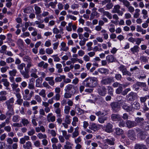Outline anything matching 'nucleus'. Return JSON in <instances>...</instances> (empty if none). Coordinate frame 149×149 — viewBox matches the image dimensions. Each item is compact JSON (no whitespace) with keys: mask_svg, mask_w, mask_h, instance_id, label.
I'll return each mask as SVG.
<instances>
[{"mask_svg":"<svg viewBox=\"0 0 149 149\" xmlns=\"http://www.w3.org/2000/svg\"><path fill=\"white\" fill-rule=\"evenodd\" d=\"M98 81L97 78L89 77L83 81L82 84L86 87L94 88L97 85Z\"/></svg>","mask_w":149,"mask_h":149,"instance_id":"nucleus-1","label":"nucleus"},{"mask_svg":"<svg viewBox=\"0 0 149 149\" xmlns=\"http://www.w3.org/2000/svg\"><path fill=\"white\" fill-rule=\"evenodd\" d=\"M100 126L103 130L107 133H111L113 132V125L110 123H107L104 126L102 125H100Z\"/></svg>","mask_w":149,"mask_h":149,"instance_id":"nucleus-2","label":"nucleus"},{"mask_svg":"<svg viewBox=\"0 0 149 149\" xmlns=\"http://www.w3.org/2000/svg\"><path fill=\"white\" fill-rule=\"evenodd\" d=\"M114 81V79L112 77H108L106 78L103 77L101 81V83L104 85H107L111 84Z\"/></svg>","mask_w":149,"mask_h":149,"instance_id":"nucleus-3","label":"nucleus"},{"mask_svg":"<svg viewBox=\"0 0 149 149\" xmlns=\"http://www.w3.org/2000/svg\"><path fill=\"white\" fill-rule=\"evenodd\" d=\"M118 69L122 72L123 75H127L129 76L132 75V74L127 70L126 67L123 65H120L118 67Z\"/></svg>","mask_w":149,"mask_h":149,"instance_id":"nucleus-4","label":"nucleus"},{"mask_svg":"<svg viewBox=\"0 0 149 149\" xmlns=\"http://www.w3.org/2000/svg\"><path fill=\"white\" fill-rule=\"evenodd\" d=\"M98 11L102 14L103 16H106L109 19H112V14L108 11H105L103 8H99Z\"/></svg>","mask_w":149,"mask_h":149,"instance_id":"nucleus-5","label":"nucleus"},{"mask_svg":"<svg viewBox=\"0 0 149 149\" xmlns=\"http://www.w3.org/2000/svg\"><path fill=\"white\" fill-rule=\"evenodd\" d=\"M24 94L23 98L24 100H30L33 94V92L31 91L29 93V91L28 89H26L24 91Z\"/></svg>","mask_w":149,"mask_h":149,"instance_id":"nucleus-6","label":"nucleus"},{"mask_svg":"<svg viewBox=\"0 0 149 149\" xmlns=\"http://www.w3.org/2000/svg\"><path fill=\"white\" fill-rule=\"evenodd\" d=\"M120 7L118 4L115 5L112 10V13H117L119 15L122 16L123 14V13L122 11H120Z\"/></svg>","mask_w":149,"mask_h":149,"instance_id":"nucleus-7","label":"nucleus"},{"mask_svg":"<svg viewBox=\"0 0 149 149\" xmlns=\"http://www.w3.org/2000/svg\"><path fill=\"white\" fill-rule=\"evenodd\" d=\"M65 91L66 92H70V91L71 92V91H72L73 92H75V93L76 92L75 87L71 84H68L67 85L65 89Z\"/></svg>","mask_w":149,"mask_h":149,"instance_id":"nucleus-8","label":"nucleus"},{"mask_svg":"<svg viewBox=\"0 0 149 149\" xmlns=\"http://www.w3.org/2000/svg\"><path fill=\"white\" fill-rule=\"evenodd\" d=\"M55 113L56 114V117L57 118V122L59 124L62 123L63 121L62 119L61 118L62 115L60 113V110L59 109H58L55 111Z\"/></svg>","mask_w":149,"mask_h":149,"instance_id":"nucleus-9","label":"nucleus"},{"mask_svg":"<svg viewBox=\"0 0 149 149\" xmlns=\"http://www.w3.org/2000/svg\"><path fill=\"white\" fill-rule=\"evenodd\" d=\"M111 107L114 112L118 111L119 110V106L117 102H113L110 104Z\"/></svg>","mask_w":149,"mask_h":149,"instance_id":"nucleus-10","label":"nucleus"},{"mask_svg":"<svg viewBox=\"0 0 149 149\" xmlns=\"http://www.w3.org/2000/svg\"><path fill=\"white\" fill-rule=\"evenodd\" d=\"M127 127L129 128H131L137 125L136 123L134 121L130 120H127L126 121Z\"/></svg>","mask_w":149,"mask_h":149,"instance_id":"nucleus-11","label":"nucleus"},{"mask_svg":"<svg viewBox=\"0 0 149 149\" xmlns=\"http://www.w3.org/2000/svg\"><path fill=\"white\" fill-rule=\"evenodd\" d=\"M112 17L113 20H111V22L112 24H113L116 25L118 24L119 22V18L118 15L115 14L112 15Z\"/></svg>","mask_w":149,"mask_h":149,"instance_id":"nucleus-12","label":"nucleus"},{"mask_svg":"<svg viewBox=\"0 0 149 149\" xmlns=\"http://www.w3.org/2000/svg\"><path fill=\"white\" fill-rule=\"evenodd\" d=\"M135 94L133 92H132L128 94L127 96V99L129 101H133L136 98Z\"/></svg>","mask_w":149,"mask_h":149,"instance_id":"nucleus-13","label":"nucleus"},{"mask_svg":"<svg viewBox=\"0 0 149 149\" xmlns=\"http://www.w3.org/2000/svg\"><path fill=\"white\" fill-rule=\"evenodd\" d=\"M14 100V98L12 97L6 102V103L7 105L8 108H11V107L13 108V105L11 104H13V103Z\"/></svg>","mask_w":149,"mask_h":149,"instance_id":"nucleus-14","label":"nucleus"},{"mask_svg":"<svg viewBox=\"0 0 149 149\" xmlns=\"http://www.w3.org/2000/svg\"><path fill=\"white\" fill-rule=\"evenodd\" d=\"M127 136L130 139L133 140L134 139V137L135 136L134 131L132 130H129L128 132Z\"/></svg>","mask_w":149,"mask_h":149,"instance_id":"nucleus-15","label":"nucleus"},{"mask_svg":"<svg viewBox=\"0 0 149 149\" xmlns=\"http://www.w3.org/2000/svg\"><path fill=\"white\" fill-rule=\"evenodd\" d=\"M35 79L32 78L30 79L29 82L28 84V88L30 90H33L34 89V82Z\"/></svg>","mask_w":149,"mask_h":149,"instance_id":"nucleus-16","label":"nucleus"},{"mask_svg":"<svg viewBox=\"0 0 149 149\" xmlns=\"http://www.w3.org/2000/svg\"><path fill=\"white\" fill-rule=\"evenodd\" d=\"M75 93V92H73L71 91V92H65L64 95V97L66 99L71 98L72 95H74Z\"/></svg>","mask_w":149,"mask_h":149,"instance_id":"nucleus-17","label":"nucleus"},{"mask_svg":"<svg viewBox=\"0 0 149 149\" xmlns=\"http://www.w3.org/2000/svg\"><path fill=\"white\" fill-rule=\"evenodd\" d=\"M55 116H53L52 113H49L47 116V120L49 122H54L55 120Z\"/></svg>","mask_w":149,"mask_h":149,"instance_id":"nucleus-18","label":"nucleus"},{"mask_svg":"<svg viewBox=\"0 0 149 149\" xmlns=\"http://www.w3.org/2000/svg\"><path fill=\"white\" fill-rule=\"evenodd\" d=\"M139 47L137 45H135L133 47L131 48L130 50L131 52L133 54H135L136 53H138L139 52Z\"/></svg>","mask_w":149,"mask_h":149,"instance_id":"nucleus-19","label":"nucleus"},{"mask_svg":"<svg viewBox=\"0 0 149 149\" xmlns=\"http://www.w3.org/2000/svg\"><path fill=\"white\" fill-rule=\"evenodd\" d=\"M121 118L120 115L118 114H113L111 116V119L113 121L119 120Z\"/></svg>","mask_w":149,"mask_h":149,"instance_id":"nucleus-20","label":"nucleus"},{"mask_svg":"<svg viewBox=\"0 0 149 149\" xmlns=\"http://www.w3.org/2000/svg\"><path fill=\"white\" fill-rule=\"evenodd\" d=\"M61 50L66 52L69 49V47L66 46V44L64 42H62L61 43Z\"/></svg>","mask_w":149,"mask_h":149,"instance_id":"nucleus-21","label":"nucleus"},{"mask_svg":"<svg viewBox=\"0 0 149 149\" xmlns=\"http://www.w3.org/2000/svg\"><path fill=\"white\" fill-rule=\"evenodd\" d=\"M107 89L104 87H102L101 89L98 90L99 94L102 96H104L106 94Z\"/></svg>","mask_w":149,"mask_h":149,"instance_id":"nucleus-22","label":"nucleus"},{"mask_svg":"<svg viewBox=\"0 0 149 149\" xmlns=\"http://www.w3.org/2000/svg\"><path fill=\"white\" fill-rule=\"evenodd\" d=\"M79 127H77L74 129V131L72 133V137L73 138H75L77 137L79 135Z\"/></svg>","mask_w":149,"mask_h":149,"instance_id":"nucleus-23","label":"nucleus"},{"mask_svg":"<svg viewBox=\"0 0 149 149\" xmlns=\"http://www.w3.org/2000/svg\"><path fill=\"white\" fill-rule=\"evenodd\" d=\"M72 144L68 141H66L65 144L64 145V149H72Z\"/></svg>","mask_w":149,"mask_h":149,"instance_id":"nucleus-24","label":"nucleus"},{"mask_svg":"<svg viewBox=\"0 0 149 149\" xmlns=\"http://www.w3.org/2000/svg\"><path fill=\"white\" fill-rule=\"evenodd\" d=\"M89 128L94 132L98 130L97 125L95 123H92L89 127Z\"/></svg>","mask_w":149,"mask_h":149,"instance_id":"nucleus-25","label":"nucleus"},{"mask_svg":"<svg viewBox=\"0 0 149 149\" xmlns=\"http://www.w3.org/2000/svg\"><path fill=\"white\" fill-rule=\"evenodd\" d=\"M30 139V137L28 136H25L23 137L22 138L20 139V143L21 144H24L26 141H28Z\"/></svg>","mask_w":149,"mask_h":149,"instance_id":"nucleus-26","label":"nucleus"},{"mask_svg":"<svg viewBox=\"0 0 149 149\" xmlns=\"http://www.w3.org/2000/svg\"><path fill=\"white\" fill-rule=\"evenodd\" d=\"M23 146L25 149H31L32 143L30 141H28L25 144L23 145Z\"/></svg>","mask_w":149,"mask_h":149,"instance_id":"nucleus-27","label":"nucleus"},{"mask_svg":"<svg viewBox=\"0 0 149 149\" xmlns=\"http://www.w3.org/2000/svg\"><path fill=\"white\" fill-rule=\"evenodd\" d=\"M106 59L107 61L109 63L114 62L115 59L114 57L111 55H108L106 57Z\"/></svg>","mask_w":149,"mask_h":149,"instance_id":"nucleus-28","label":"nucleus"},{"mask_svg":"<svg viewBox=\"0 0 149 149\" xmlns=\"http://www.w3.org/2000/svg\"><path fill=\"white\" fill-rule=\"evenodd\" d=\"M98 71L102 74H107L109 73V70L106 68H100L98 69Z\"/></svg>","mask_w":149,"mask_h":149,"instance_id":"nucleus-29","label":"nucleus"},{"mask_svg":"<svg viewBox=\"0 0 149 149\" xmlns=\"http://www.w3.org/2000/svg\"><path fill=\"white\" fill-rule=\"evenodd\" d=\"M132 109H139L140 108V104L138 102H135L132 105Z\"/></svg>","mask_w":149,"mask_h":149,"instance_id":"nucleus-30","label":"nucleus"},{"mask_svg":"<svg viewBox=\"0 0 149 149\" xmlns=\"http://www.w3.org/2000/svg\"><path fill=\"white\" fill-rule=\"evenodd\" d=\"M104 142L107 143L109 145H113L114 144L115 139L114 138H112L111 139H106L104 140Z\"/></svg>","mask_w":149,"mask_h":149,"instance_id":"nucleus-31","label":"nucleus"},{"mask_svg":"<svg viewBox=\"0 0 149 149\" xmlns=\"http://www.w3.org/2000/svg\"><path fill=\"white\" fill-rule=\"evenodd\" d=\"M102 36H103L105 40H107L108 38V35L107 31L105 29H103L101 31Z\"/></svg>","mask_w":149,"mask_h":149,"instance_id":"nucleus-32","label":"nucleus"},{"mask_svg":"<svg viewBox=\"0 0 149 149\" xmlns=\"http://www.w3.org/2000/svg\"><path fill=\"white\" fill-rule=\"evenodd\" d=\"M39 95L42 97L43 98V100L44 101H45L47 99L46 98V91L44 89H42L41 91L39 93Z\"/></svg>","mask_w":149,"mask_h":149,"instance_id":"nucleus-33","label":"nucleus"},{"mask_svg":"<svg viewBox=\"0 0 149 149\" xmlns=\"http://www.w3.org/2000/svg\"><path fill=\"white\" fill-rule=\"evenodd\" d=\"M135 149H146V146L143 144H137L135 146Z\"/></svg>","mask_w":149,"mask_h":149,"instance_id":"nucleus-34","label":"nucleus"},{"mask_svg":"<svg viewBox=\"0 0 149 149\" xmlns=\"http://www.w3.org/2000/svg\"><path fill=\"white\" fill-rule=\"evenodd\" d=\"M139 60L142 63H146L148 62V59L147 57L144 55H141L140 56Z\"/></svg>","mask_w":149,"mask_h":149,"instance_id":"nucleus-35","label":"nucleus"},{"mask_svg":"<svg viewBox=\"0 0 149 149\" xmlns=\"http://www.w3.org/2000/svg\"><path fill=\"white\" fill-rule=\"evenodd\" d=\"M136 86H140L143 87H146V83L138 82L136 83L133 85L134 87H136Z\"/></svg>","mask_w":149,"mask_h":149,"instance_id":"nucleus-36","label":"nucleus"},{"mask_svg":"<svg viewBox=\"0 0 149 149\" xmlns=\"http://www.w3.org/2000/svg\"><path fill=\"white\" fill-rule=\"evenodd\" d=\"M47 81H48L49 84L51 86L54 85V84L53 77H47Z\"/></svg>","mask_w":149,"mask_h":149,"instance_id":"nucleus-37","label":"nucleus"},{"mask_svg":"<svg viewBox=\"0 0 149 149\" xmlns=\"http://www.w3.org/2000/svg\"><path fill=\"white\" fill-rule=\"evenodd\" d=\"M65 76L64 75H61L60 77H57L55 79L56 82H59L61 81L62 79H65Z\"/></svg>","mask_w":149,"mask_h":149,"instance_id":"nucleus-38","label":"nucleus"},{"mask_svg":"<svg viewBox=\"0 0 149 149\" xmlns=\"http://www.w3.org/2000/svg\"><path fill=\"white\" fill-rule=\"evenodd\" d=\"M1 81L3 83V84L5 87H8L9 86L10 83L7 79L2 78L1 79Z\"/></svg>","mask_w":149,"mask_h":149,"instance_id":"nucleus-39","label":"nucleus"},{"mask_svg":"<svg viewBox=\"0 0 149 149\" xmlns=\"http://www.w3.org/2000/svg\"><path fill=\"white\" fill-rule=\"evenodd\" d=\"M17 72V70L16 69H14L12 70L9 71V74L10 76L14 77L16 76Z\"/></svg>","mask_w":149,"mask_h":149,"instance_id":"nucleus-40","label":"nucleus"},{"mask_svg":"<svg viewBox=\"0 0 149 149\" xmlns=\"http://www.w3.org/2000/svg\"><path fill=\"white\" fill-rule=\"evenodd\" d=\"M98 13L97 12H92L91 14L90 19L91 20L93 19L94 18V17L95 16L98 17Z\"/></svg>","mask_w":149,"mask_h":149,"instance_id":"nucleus-41","label":"nucleus"},{"mask_svg":"<svg viewBox=\"0 0 149 149\" xmlns=\"http://www.w3.org/2000/svg\"><path fill=\"white\" fill-rule=\"evenodd\" d=\"M52 147L53 149H61L62 146L60 143H58L57 144H53L52 145Z\"/></svg>","mask_w":149,"mask_h":149,"instance_id":"nucleus-42","label":"nucleus"},{"mask_svg":"<svg viewBox=\"0 0 149 149\" xmlns=\"http://www.w3.org/2000/svg\"><path fill=\"white\" fill-rule=\"evenodd\" d=\"M142 14L143 15V17L144 19H146L148 17V13L147 10L145 9L142 10Z\"/></svg>","mask_w":149,"mask_h":149,"instance_id":"nucleus-43","label":"nucleus"},{"mask_svg":"<svg viewBox=\"0 0 149 149\" xmlns=\"http://www.w3.org/2000/svg\"><path fill=\"white\" fill-rule=\"evenodd\" d=\"M107 117H100L98 118V121L100 123L103 124L104 123L105 121L107 120Z\"/></svg>","mask_w":149,"mask_h":149,"instance_id":"nucleus-44","label":"nucleus"},{"mask_svg":"<svg viewBox=\"0 0 149 149\" xmlns=\"http://www.w3.org/2000/svg\"><path fill=\"white\" fill-rule=\"evenodd\" d=\"M123 108L126 110L127 112L131 111L132 110V107L128 106L126 104H125L123 106Z\"/></svg>","mask_w":149,"mask_h":149,"instance_id":"nucleus-45","label":"nucleus"},{"mask_svg":"<svg viewBox=\"0 0 149 149\" xmlns=\"http://www.w3.org/2000/svg\"><path fill=\"white\" fill-rule=\"evenodd\" d=\"M9 111L7 112L6 113L7 116H9L10 117L12 115L14 114L13 110V107L11 108H8Z\"/></svg>","mask_w":149,"mask_h":149,"instance_id":"nucleus-46","label":"nucleus"},{"mask_svg":"<svg viewBox=\"0 0 149 149\" xmlns=\"http://www.w3.org/2000/svg\"><path fill=\"white\" fill-rule=\"evenodd\" d=\"M116 134L118 135H120L123 134V130L120 128H117L116 129Z\"/></svg>","mask_w":149,"mask_h":149,"instance_id":"nucleus-47","label":"nucleus"},{"mask_svg":"<svg viewBox=\"0 0 149 149\" xmlns=\"http://www.w3.org/2000/svg\"><path fill=\"white\" fill-rule=\"evenodd\" d=\"M70 116L68 115H66L65 116V118L64 120V122L68 124H70L71 122V119L70 118Z\"/></svg>","mask_w":149,"mask_h":149,"instance_id":"nucleus-48","label":"nucleus"},{"mask_svg":"<svg viewBox=\"0 0 149 149\" xmlns=\"http://www.w3.org/2000/svg\"><path fill=\"white\" fill-rule=\"evenodd\" d=\"M88 38H84L83 40H81L79 42V44L81 46H83L85 45L86 42L88 40Z\"/></svg>","mask_w":149,"mask_h":149,"instance_id":"nucleus-49","label":"nucleus"},{"mask_svg":"<svg viewBox=\"0 0 149 149\" xmlns=\"http://www.w3.org/2000/svg\"><path fill=\"white\" fill-rule=\"evenodd\" d=\"M70 109V107L66 105L64 109V113L67 114L69 113Z\"/></svg>","mask_w":149,"mask_h":149,"instance_id":"nucleus-50","label":"nucleus"},{"mask_svg":"<svg viewBox=\"0 0 149 149\" xmlns=\"http://www.w3.org/2000/svg\"><path fill=\"white\" fill-rule=\"evenodd\" d=\"M144 120V119L143 118L138 117L135 118V122L136 123H140L143 122Z\"/></svg>","mask_w":149,"mask_h":149,"instance_id":"nucleus-51","label":"nucleus"},{"mask_svg":"<svg viewBox=\"0 0 149 149\" xmlns=\"http://www.w3.org/2000/svg\"><path fill=\"white\" fill-rule=\"evenodd\" d=\"M42 81L40 79H38L36 81V86L37 87H40L41 86Z\"/></svg>","mask_w":149,"mask_h":149,"instance_id":"nucleus-52","label":"nucleus"},{"mask_svg":"<svg viewBox=\"0 0 149 149\" xmlns=\"http://www.w3.org/2000/svg\"><path fill=\"white\" fill-rule=\"evenodd\" d=\"M75 109L77 111V114L79 115H81L83 113L82 109L78 107H75Z\"/></svg>","mask_w":149,"mask_h":149,"instance_id":"nucleus-53","label":"nucleus"},{"mask_svg":"<svg viewBox=\"0 0 149 149\" xmlns=\"http://www.w3.org/2000/svg\"><path fill=\"white\" fill-rule=\"evenodd\" d=\"M17 43L18 46L21 47L23 46L24 42L23 40L21 39H18Z\"/></svg>","mask_w":149,"mask_h":149,"instance_id":"nucleus-54","label":"nucleus"},{"mask_svg":"<svg viewBox=\"0 0 149 149\" xmlns=\"http://www.w3.org/2000/svg\"><path fill=\"white\" fill-rule=\"evenodd\" d=\"M20 73L25 78L27 79L29 77V75L28 74V73H26L24 71H20Z\"/></svg>","mask_w":149,"mask_h":149,"instance_id":"nucleus-55","label":"nucleus"},{"mask_svg":"<svg viewBox=\"0 0 149 149\" xmlns=\"http://www.w3.org/2000/svg\"><path fill=\"white\" fill-rule=\"evenodd\" d=\"M22 123L24 126H27L29 123V121L27 119L23 118L22 119Z\"/></svg>","mask_w":149,"mask_h":149,"instance_id":"nucleus-56","label":"nucleus"},{"mask_svg":"<svg viewBox=\"0 0 149 149\" xmlns=\"http://www.w3.org/2000/svg\"><path fill=\"white\" fill-rule=\"evenodd\" d=\"M30 36V33L29 32H26L23 33L20 35L21 37L22 38H25L26 37H29Z\"/></svg>","mask_w":149,"mask_h":149,"instance_id":"nucleus-57","label":"nucleus"},{"mask_svg":"<svg viewBox=\"0 0 149 149\" xmlns=\"http://www.w3.org/2000/svg\"><path fill=\"white\" fill-rule=\"evenodd\" d=\"M119 120L120 122L118 124L119 126L120 127H125L126 123L121 119Z\"/></svg>","mask_w":149,"mask_h":149,"instance_id":"nucleus-58","label":"nucleus"},{"mask_svg":"<svg viewBox=\"0 0 149 149\" xmlns=\"http://www.w3.org/2000/svg\"><path fill=\"white\" fill-rule=\"evenodd\" d=\"M108 88V93L111 95H113V88H112L110 86H109L107 87Z\"/></svg>","mask_w":149,"mask_h":149,"instance_id":"nucleus-59","label":"nucleus"},{"mask_svg":"<svg viewBox=\"0 0 149 149\" xmlns=\"http://www.w3.org/2000/svg\"><path fill=\"white\" fill-rule=\"evenodd\" d=\"M72 23L71 22L69 23L68 24V26H66L67 30L68 31H72Z\"/></svg>","mask_w":149,"mask_h":149,"instance_id":"nucleus-60","label":"nucleus"},{"mask_svg":"<svg viewBox=\"0 0 149 149\" xmlns=\"http://www.w3.org/2000/svg\"><path fill=\"white\" fill-rule=\"evenodd\" d=\"M44 62L42 61L38 64V66L39 67H43L44 68H47V63L44 64Z\"/></svg>","mask_w":149,"mask_h":149,"instance_id":"nucleus-61","label":"nucleus"},{"mask_svg":"<svg viewBox=\"0 0 149 149\" xmlns=\"http://www.w3.org/2000/svg\"><path fill=\"white\" fill-rule=\"evenodd\" d=\"M83 59L86 62H87L90 61V58L88 55H86L83 56Z\"/></svg>","mask_w":149,"mask_h":149,"instance_id":"nucleus-62","label":"nucleus"},{"mask_svg":"<svg viewBox=\"0 0 149 149\" xmlns=\"http://www.w3.org/2000/svg\"><path fill=\"white\" fill-rule=\"evenodd\" d=\"M7 47L5 45H3L1 47V49L0 50V52L1 53H4L6 50Z\"/></svg>","mask_w":149,"mask_h":149,"instance_id":"nucleus-63","label":"nucleus"},{"mask_svg":"<svg viewBox=\"0 0 149 149\" xmlns=\"http://www.w3.org/2000/svg\"><path fill=\"white\" fill-rule=\"evenodd\" d=\"M37 136L39 139H45L46 137V135H44L41 133H38L37 135Z\"/></svg>","mask_w":149,"mask_h":149,"instance_id":"nucleus-64","label":"nucleus"}]
</instances>
